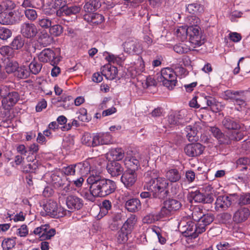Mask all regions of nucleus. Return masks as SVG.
<instances>
[{"label":"nucleus","mask_w":250,"mask_h":250,"mask_svg":"<svg viewBox=\"0 0 250 250\" xmlns=\"http://www.w3.org/2000/svg\"><path fill=\"white\" fill-rule=\"evenodd\" d=\"M86 181L88 184H93L95 194H97L99 197H106L114 192L117 188L114 181L105 178L100 172L93 170L90 171Z\"/></svg>","instance_id":"nucleus-1"},{"label":"nucleus","mask_w":250,"mask_h":250,"mask_svg":"<svg viewBox=\"0 0 250 250\" xmlns=\"http://www.w3.org/2000/svg\"><path fill=\"white\" fill-rule=\"evenodd\" d=\"M181 202L175 199L169 198L163 203V206L156 215V220H158L169 217L174 212L180 209Z\"/></svg>","instance_id":"nucleus-2"},{"label":"nucleus","mask_w":250,"mask_h":250,"mask_svg":"<svg viewBox=\"0 0 250 250\" xmlns=\"http://www.w3.org/2000/svg\"><path fill=\"white\" fill-rule=\"evenodd\" d=\"M178 228L184 236L191 239H195L201 234L197 223L188 218H183L179 223Z\"/></svg>","instance_id":"nucleus-3"},{"label":"nucleus","mask_w":250,"mask_h":250,"mask_svg":"<svg viewBox=\"0 0 250 250\" xmlns=\"http://www.w3.org/2000/svg\"><path fill=\"white\" fill-rule=\"evenodd\" d=\"M168 185L167 180L162 177L151 178L146 183L145 187L153 193L154 198L159 197V193L164 191Z\"/></svg>","instance_id":"nucleus-4"},{"label":"nucleus","mask_w":250,"mask_h":250,"mask_svg":"<svg viewBox=\"0 0 250 250\" xmlns=\"http://www.w3.org/2000/svg\"><path fill=\"white\" fill-rule=\"evenodd\" d=\"M159 81L162 82L163 85L168 89H173L177 83L176 74L173 68H163L161 71V77Z\"/></svg>","instance_id":"nucleus-5"},{"label":"nucleus","mask_w":250,"mask_h":250,"mask_svg":"<svg viewBox=\"0 0 250 250\" xmlns=\"http://www.w3.org/2000/svg\"><path fill=\"white\" fill-rule=\"evenodd\" d=\"M34 234L38 235L41 241L50 239L56 234L55 229L51 228L48 224L42 225L34 229L33 231H30V235Z\"/></svg>","instance_id":"nucleus-6"},{"label":"nucleus","mask_w":250,"mask_h":250,"mask_svg":"<svg viewBox=\"0 0 250 250\" xmlns=\"http://www.w3.org/2000/svg\"><path fill=\"white\" fill-rule=\"evenodd\" d=\"M188 200L190 202L194 201L195 203H202L203 204H209L213 201L212 194L209 193L204 194L200 190L191 191L188 195Z\"/></svg>","instance_id":"nucleus-7"},{"label":"nucleus","mask_w":250,"mask_h":250,"mask_svg":"<svg viewBox=\"0 0 250 250\" xmlns=\"http://www.w3.org/2000/svg\"><path fill=\"white\" fill-rule=\"evenodd\" d=\"M186 111L181 110L170 114L167 118V123L173 126L184 125L189 121L188 118H186Z\"/></svg>","instance_id":"nucleus-8"},{"label":"nucleus","mask_w":250,"mask_h":250,"mask_svg":"<svg viewBox=\"0 0 250 250\" xmlns=\"http://www.w3.org/2000/svg\"><path fill=\"white\" fill-rule=\"evenodd\" d=\"M225 93L227 96L232 100L234 104L238 106L236 107L237 110L241 111L245 107L246 103L244 97H243L244 92H232L228 90Z\"/></svg>","instance_id":"nucleus-9"},{"label":"nucleus","mask_w":250,"mask_h":250,"mask_svg":"<svg viewBox=\"0 0 250 250\" xmlns=\"http://www.w3.org/2000/svg\"><path fill=\"white\" fill-rule=\"evenodd\" d=\"M38 30L34 23L24 22L21 24L20 32L22 36L27 39H32L37 34Z\"/></svg>","instance_id":"nucleus-10"},{"label":"nucleus","mask_w":250,"mask_h":250,"mask_svg":"<svg viewBox=\"0 0 250 250\" xmlns=\"http://www.w3.org/2000/svg\"><path fill=\"white\" fill-rule=\"evenodd\" d=\"M188 34L190 42L194 45V47L200 46L203 43L201 40L200 28L197 25L188 27Z\"/></svg>","instance_id":"nucleus-11"},{"label":"nucleus","mask_w":250,"mask_h":250,"mask_svg":"<svg viewBox=\"0 0 250 250\" xmlns=\"http://www.w3.org/2000/svg\"><path fill=\"white\" fill-rule=\"evenodd\" d=\"M205 146L199 143L188 144L184 148V151L187 156L195 157L200 156L204 150Z\"/></svg>","instance_id":"nucleus-12"},{"label":"nucleus","mask_w":250,"mask_h":250,"mask_svg":"<svg viewBox=\"0 0 250 250\" xmlns=\"http://www.w3.org/2000/svg\"><path fill=\"white\" fill-rule=\"evenodd\" d=\"M20 99L18 92L10 91L6 97L2 99L1 103L3 108L9 110L14 106Z\"/></svg>","instance_id":"nucleus-13"},{"label":"nucleus","mask_w":250,"mask_h":250,"mask_svg":"<svg viewBox=\"0 0 250 250\" xmlns=\"http://www.w3.org/2000/svg\"><path fill=\"white\" fill-rule=\"evenodd\" d=\"M234 197L232 195L228 196H219L216 200L215 208L216 211H222L227 210L230 206L232 203V199Z\"/></svg>","instance_id":"nucleus-14"},{"label":"nucleus","mask_w":250,"mask_h":250,"mask_svg":"<svg viewBox=\"0 0 250 250\" xmlns=\"http://www.w3.org/2000/svg\"><path fill=\"white\" fill-rule=\"evenodd\" d=\"M125 51L129 54H139L142 52L143 48L137 40H129L124 44Z\"/></svg>","instance_id":"nucleus-15"},{"label":"nucleus","mask_w":250,"mask_h":250,"mask_svg":"<svg viewBox=\"0 0 250 250\" xmlns=\"http://www.w3.org/2000/svg\"><path fill=\"white\" fill-rule=\"evenodd\" d=\"M250 215V210L248 208L240 207L234 213L232 220L237 224L245 222Z\"/></svg>","instance_id":"nucleus-16"},{"label":"nucleus","mask_w":250,"mask_h":250,"mask_svg":"<svg viewBox=\"0 0 250 250\" xmlns=\"http://www.w3.org/2000/svg\"><path fill=\"white\" fill-rule=\"evenodd\" d=\"M66 204L69 209L74 211L82 208L83 205V202L82 199L77 196L71 195L67 197Z\"/></svg>","instance_id":"nucleus-17"},{"label":"nucleus","mask_w":250,"mask_h":250,"mask_svg":"<svg viewBox=\"0 0 250 250\" xmlns=\"http://www.w3.org/2000/svg\"><path fill=\"white\" fill-rule=\"evenodd\" d=\"M85 168V164L79 163L75 165H70L67 167H64L62 168V171L65 175H74L76 171L81 174L84 173Z\"/></svg>","instance_id":"nucleus-18"},{"label":"nucleus","mask_w":250,"mask_h":250,"mask_svg":"<svg viewBox=\"0 0 250 250\" xmlns=\"http://www.w3.org/2000/svg\"><path fill=\"white\" fill-rule=\"evenodd\" d=\"M137 179L136 172L126 170L123 174L121 180L125 186L130 188L135 183Z\"/></svg>","instance_id":"nucleus-19"},{"label":"nucleus","mask_w":250,"mask_h":250,"mask_svg":"<svg viewBox=\"0 0 250 250\" xmlns=\"http://www.w3.org/2000/svg\"><path fill=\"white\" fill-rule=\"evenodd\" d=\"M214 219V215L211 213L203 214L200 221L197 223L199 232L201 234L205 232L207 226L213 222Z\"/></svg>","instance_id":"nucleus-20"},{"label":"nucleus","mask_w":250,"mask_h":250,"mask_svg":"<svg viewBox=\"0 0 250 250\" xmlns=\"http://www.w3.org/2000/svg\"><path fill=\"white\" fill-rule=\"evenodd\" d=\"M55 58L54 52L50 48H45L38 55L39 60L42 62H50L51 64L55 63Z\"/></svg>","instance_id":"nucleus-21"},{"label":"nucleus","mask_w":250,"mask_h":250,"mask_svg":"<svg viewBox=\"0 0 250 250\" xmlns=\"http://www.w3.org/2000/svg\"><path fill=\"white\" fill-rule=\"evenodd\" d=\"M106 168L108 172L113 177L121 175L124 171V168L121 164L114 161L107 164Z\"/></svg>","instance_id":"nucleus-22"},{"label":"nucleus","mask_w":250,"mask_h":250,"mask_svg":"<svg viewBox=\"0 0 250 250\" xmlns=\"http://www.w3.org/2000/svg\"><path fill=\"white\" fill-rule=\"evenodd\" d=\"M102 75L106 79L112 80L114 79L118 74V69L116 67L109 64L105 65L102 68Z\"/></svg>","instance_id":"nucleus-23"},{"label":"nucleus","mask_w":250,"mask_h":250,"mask_svg":"<svg viewBox=\"0 0 250 250\" xmlns=\"http://www.w3.org/2000/svg\"><path fill=\"white\" fill-rule=\"evenodd\" d=\"M145 62L141 57H139L137 62L134 67H131L128 70V72H130V76L134 78L139 74L140 73L145 71Z\"/></svg>","instance_id":"nucleus-24"},{"label":"nucleus","mask_w":250,"mask_h":250,"mask_svg":"<svg viewBox=\"0 0 250 250\" xmlns=\"http://www.w3.org/2000/svg\"><path fill=\"white\" fill-rule=\"evenodd\" d=\"M125 207L128 211L135 212L141 209V204L138 199L132 198L126 201Z\"/></svg>","instance_id":"nucleus-25"},{"label":"nucleus","mask_w":250,"mask_h":250,"mask_svg":"<svg viewBox=\"0 0 250 250\" xmlns=\"http://www.w3.org/2000/svg\"><path fill=\"white\" fill-rule=\"evenodd\" d=\"M222 125L226 129L237 130L240 128L239 124L230 117H226L222 121Z\"/></svg>","instance_id":"nucleus-26"},{"label":"nucleus","mask_w":250,"mask_h":250,"mask_svg":"<svg viewBox=\"0 0 250 250\" xmlns=\"http://www.w3.org/2000/svg\"><path fill=\"white\" fill-rule=\"evenodd\" d=\"M125 165L127 170L136 172L140 167L139 160L135 157H127L125 160Z\"/></svg>","instance_id":"nucleus-27"},{"label":"nucleus","mask_w":250,"mask_h":250,"mask_svg":"<svg viewBox=\"0 0 250 250\" xmlns=\"http://www.w3.org/2000/svg\"><path fill=\"white\" fill-rule=\"evenodd\" d=\"M104 56H105V60L108 62L116 63L119 65H121L123 61L125 60V57L123 54L115 55L107 52H105L104 53Z\"/></svg>","instance_id":"nucleus-28"},{"label":"nucleus","mask_w":250,"mask_h":250,"mask_svg":"<svg viewBox=\"0 0 250 250\" xmlns=\"http://www.w3.org/2000/svg\"><path fill=\"white\" fill-rule=\"evenodd\" d=\"M182 139H185L184 137L186 136L188 141H198V139L196 136L197 131L194 127L191 125H188L186 126L185 133H182Z\"/></svg>","instance_id":"nucleus-29"},{"label":"nucleus","mask_w":250,"mask_h":250,"mask_svg":"<svg viewBox=\"0 0 250 250\" xmlns=\"http://www.w3.org/2000/svg\"><path fill=\"white\" fill-rule=\"evenodd\" d=\"M167 179L171 182H176L181 178V174L177 168H171L167 170L166 173Z\"/></svg>","instance_id":"nucleus-30"},{"label":"nucleus","mask_w":250,"mask_h":250,"mask_svg":"<svg viewBox=\"0 0 250 250\" xmlns=\"http://www.w3.org/2000/svg\"><path fill=\"white\" fill-rule=\"evenodd\" d=\"M58 205L56 202L53 200H49L48 202L44 206V209L46 214L52 217L57 215L56 210L57 209Z\"/></svg>","instance_id":"nucleus-31"},{"label":"nucleus","mask_w":250,"mask_h":250,"mask_svg":"<svg viewBox=\"0 0 250 250\" xmlns=\"http://www.w3.org/2000/svg\"><path fill=\"white\" fill-rule=\"evenodd\" d=\"M250 159L248 157H241L236 161V167L240 171L250 169Z\"/></svg>","instance_id":"nucleus-32"},{"label":"nucleus","mask_w":250,"mask_h":250,"mask_svg":"<svg viewBox=\"0 0 250 250\" xmlns=\"http://www.w3.org/2000/svg\"><path fill=\"white\" fill-rule=\"evenodd\" d=\"M232 197L237 199V203L241 206L250 205V192H243L239 195L234 194Z\"/></svg>","instance_id":"nucleus-33"},{"label":"nucleus","mask_w":250,"mask_h":250,"mask_svg":"<svg viewBox=\"0 0 250 250\" xmlns=\"http://www.w3.org/2000/svg\"><path fill=\"white\" fill-rule=\"evenodd\" d=\"M101 6V2L99 0H90L86 2L84 6L83 9L85 12L92 13Z\"/></svg>","instance_id":"nucleus-34"},{"label":"nucleus","mask_w":250,"mask_h":250,"mask_svg":"<svg viewBox=\"0 0 250 250\" xmlns=\"http://www.w3.org/2000/svg\"><path fill=\"white\" fill-rule=\"evenodd\" d=\"M137 222V218L135 215L131 214L126 221L123 224V229L127 230L129 233H131L134 229V225Z\"/></svg>","instance_id":"nucleus-35"},{"label":"nucleus","mask_w":250,"mask_h":250,"mask_svg":"<svg viewBox=\"0 0 250 250\" xmlns=\"http://www.w3.org/2000/svg\"><path fill=\"white\" fill-rule=\"evenodd\" d=\"M188 32V27L183 25L178 27L175 29L174 34L179 40L183 42L187 39Z\"/></svg>","instance_id":"nucleus-36"},{"label":"nucleus","mask_w":250,"mask_h":250,"mask_svg":"<svg viewBox=\"0 0 250 250\" xmlns=\"http://www.w3.org/2000/svg\"><path fill=\"white\" fill-rule=\"evenodd\" d=\"M90 185L89 190H83L82 192V195L86 200L91 202H94L96 197H99L97 194H95L93 188V184H89Z\"/></svg>","instance_id":"nucleus-37"},{"label":"nucleus","mask_w":250,"mask_h":250,"mask_svg":"<svg viewBox=\"0 0 250 250\" xmlns=\"http://www.w3.org/2000/svg\"><path fill=\"white\" fill-rule=\"evenodd\" d=\"M25 40L23 37L18 35L13 39L10 45L14 50H20L23 46Z\"/></svg>","instance_id":"nucleus-38"},{"label":"nucleus","mask_w":250,"mask_h":250,"mask_svg":"<svg viewBox=\"0 0 250 250\" xmlns=\"http://www.w3.org/2000/svg\"><path fill=\"white\" fill-rule=\"evenodd\" d=\"M30 71L27 67L25 66H18L14 75L19 79H26L30 75Z\"/></svg>","instance_id":"nucleus-39"},{"label":"nucleus","mask_w":250,"mask_h":250,"mask_svg":"<svg viewBox=\"0 0 250 250\" xmlns=\"http://www.w3.org/2000/svg\"><path fill=\"white\" fill-rule=\"evenodd\" d=\"M50 180L51 183L55 188L63 187L64 186L63 179L57 172L51 174Z\"/></svg>","instance_id":"nucleus-40"},{"label":"nucleus","mask_w":250,"mask_h":250,"mask_svg":"<svg viewBox=\"0 0 250 250\" xmlns=\"http://www.w3.org/2000/svg\"><path fill=\"white\" fill-rule=\"evenodd\" d=\"M187 11L192 14H201L204 11V7L198 3H193L188 4L187 6Z\"/></svg>","instance_id":"nucleus-41"},{"label":"nucleus","mask_w":250,"mask_h":250,"mask_svg":"<svg viewBox=\"0 0 250 250\" xmlns=\"http://www.w3.org/2000/svg\"><path fill=\"white\" fill-rule=\"evenodd\" d=\"M109 153L113 161L116 162L122 160L125 156L124 151L121 148L112 149Z\"/></svg>","instance_id":"nucleus-42"},{"label":"nucleus","mask_w":250,"mask_h":250,"mask_svg":"<svg viewBox=\"0 0 250 250\" xmlns=\"http://www.w3.org/2000/svg\"><path fill=\"white\" fill-rule=\"evenodd\" d=\"M19 64L16 61L8 60L5 63V70L7 73H15L16 69H18Z\"/></svg>","instance_id":"nucleus-43"},{"label":"nucleus","mask_w":250,"mask_h":250,"mask_svg":"<svg viewBox=\"0 0 250 250\" xmlns=\"http://www.w3.org/2000/svg\"><path fill=\"white\" fill-rule=\"evenodd\" d=\"M42 68V64L35 59L31 62L28 66L30 73H32L34 75L38 74L41 71Z\"/></svg>","instance_id":"nucleus-44"},{"label":"nucleus","mask_w":250,"mask_h":250,"mask_svg":"<svg viewBox=\"0 0 250 250\" xmlns=\"http://www.w3.org/2000/svg\"><path fill=\"white\" fill-rule=\"evenodd\" d=\"M62 100L60 106L63 107L65 110L71 109L73 108L74 100L72 97L66 96L62 98Z\"/></svg>","instance_id":"nucleus-45"},{"label":"nucleus","mask_w":250,"mask_h":250,"mask_svg":"<svg viewBox=\"0 0 250 250\" xmlns=\"http://www.w3.org/2000/svg\"><path fill=\"white\" fill-rule=\"evenodd\" d=\"M0 54L7 58H12L15 56L14 49L11 46L8 45L2 46L0 48Z\"/></svg>","instance_id":"nucleus-46"},{"label":"nucleus","mask_w":250,"mask_h":250,"mask_svg":"<svg viewBox=\"0 0 250 250\" xmlns=\"http://www.w3.org/2000/svg\"><path fill=\"white\" fill-rule=\"evenodd\" d=\"M173 69L175 73L176 74V78L179 77H185L188 75V71L182 65L179 64L173 65Z\"/></svg>","instance_id":"nucleus-47"},{"label":"nucleus","mask_w":250,"mask_h":250,"mask_svg":"<svg viewBox=\"0 0 250 250\" xmlns=\"http://www.w3.org/2000/svg\"><path fill=\"white\" fill-rule=\"evenodd\" d=\"M16 237L4 239L1 244L3 250H10L16 245Z\"/></svg>","instance_id":"nucleus-48"},{"label":"nucleus","mask_w":250,"mask_h":250,"mask_svg":"<svg viewBox=\"0 0 250 250\" xmlns=\"http://www.w3.org/2000/svg\"><path fill=\"white\" fill-rule=\"evenodd\" d=\"M31 7L24 8V13L25 17L30 21H35L38 17L37 11Z\"/></svg>","instance_id":"nucleus-49"},{"label":"nucleus","mask_w":250,"mask_h":250,"mask_svg":"<svg viewBox=\"0 0 250 250\" xmlns=\"http://www.w3.org/2000/svg\"><path fill=\"white\" fill-rule=\"evenodd\" d=\"M112 207V203L108 200H104L102 202V206L100 208V215L101 217L105 216L110 210Z\"/></svg>","instance_id":"nucleus-50"},{"label":"nucleus","mask_w":250,"mask_h":250,"mask_svg":"<svg viewBox=\"0 0 250 250\" xmlns=\"http://www.w3.org/2000/svg\"><path fill=\"white\" fill-rule=\"evenodd\" d=\"M131 233H129L127 230L123 229V228L122 227L118 233V242L120 244L125 243L128 239L129 235Z\"/></svg>","instance_id":"nucleus-51"},{"label":"nucleus","mask_w":250,"mask_h":250,"mask_svg":"<svg viewBox=\"0 0 250 250\" xmlns=\"http://www.w3.org/2000/svg\"><path fill=\"white\" fill-rule=\"evenodd\" d=\"M121 218L122 215L121 213H116L114 214L111 217L112 222H109V223L110 224L109 228L112 230L117 229L119 226L118 221H120L121 220Z\"/></svg>","instance_id":"nucleus-52"},{"label":"nucleus","mask_w":250,"mask_h":250,"mask_svg":"<svg viewBox=\"0 0 250 250\" xmlns=\"http://www.w3.org/2000/svg\"><path fill=\"white\" fill-rule=\"evenodd\" d=\"M173 50L177 53L183 54L188 53L190 50V49L187 44L181 43L175 45Z\"/></svg>","instance_id":"nucleus-53"},{"label":"nucleus","mask_w":250,"mask_h":250,"mask_svg":"<svg viewBox=\"0 0 250 250\" xmlns=\"http://www.w3.org/2000/svg\"><path fill=\"white\" fill-rule=\"evenodd\" d=\"M46 4L51 8L57 9L62 5H65L66 2L64 0H46Z\"/></svg>","instance_id":"nucleus-54"},{"label":"nucleus","mask_w":250,"mask_h":250,"mask_svg":"<svg viewBox=\"0 0 250 250\" xmlns=\"http://www.w3.org/2000/svg\"><path fill=\"white\" fill-rule=\"evenodd\" d=\"M81 7L79 6H72L70 7L65 6V16H70L71 15H76L81 11Z\"/></svg>","instance_id":"nucleus-55"},{"label":"nucleus","mask_w":250,"mask_h":250,"mask_svg":"<svg viewBox=\"0 0 250 250\" xmlns=\"http://www.w3.org/2000/svg\"><path fill=\"white\" fill-rule=\"evenodd\" d=\"M63 31V28L59 24L51 25L49 29L50 34L55 36L60 35Z\"/></svg>","instance_id":"nucleus-56"},{"label":"nucleus","mask_w":250,"mask_h":250,"mask_svg":"<svg viewBox=\"0 0 250 250\" xmlns=\"http://www.w3.org/2000/svg\"><path fill=\"white\" fill-rule=\"evenodd\" d=\"M101 134L100 133L90 134L85 132L83 136V141H99L101 138Z\"/></svg>","instance_id":"nucleus-57"},{"label":"nucleus","mask_w":250,"mask_h":250,"mask_svg":"<svg viewBox=\"0 0 250 250\" xmlns=\"http://www.w3.org/2000/svg\"><path fill=\"white\" fill-rule=\"evenodd\" d=\"M244 139V141H247V139H244V133L241 131L234 130L232 132L229 141H240Z\"/></svg>","instance_id":"nucleus-58"},{"label":"nucleus","mask_w":250,"mask_h":250,"mask_svg":"<svg viewBox=\"0 0 250 250\" xmlns=\"http://www.w3.org/2000/svg\"><path fill=\"white\" fill-rule=\"evenodd\" d=\"M38 24L43 28H48L51 27L52 24V21L47 17H43L39 19L38 21Z\"/></svg>","instance_id":"nucleus-59"},{"label":"nucleus","mask_w":250,"mask_h":250,"mask_svg":"<svg viewBox=\"0 0 250 250\" xmlns=\"http://www.w3.org/2000/svg\"><path fill=\"white\" fill-rule=\"evenodd\" d=\"M13 89V86L10 84L0 85V97L4 98Z\"/></svg>","instance_id":"nucleus-60"},{"label":"nucleus","mask_w":250,"mask_h":250,"mask_svg":"<svg viewBox=\"0 0 250 250\" xmlns=\"http://www.w3.org/2000/svg\"><path fill=\"white\" fill-rule=\"evenodd\" d=\"M12 36L11 31L5 27L0 28V39L2 40H6Z\"/></svg>","instance_id":"nucleus-61"},{"label":"nucleus","mask_w":250,"mask_h":250,"mask_svg":"<svg viewBox=\"0 0 250 250\" xmlns=\"http://www.w3.org/2000/svg\"><path fill=\"white\" fill-rule=\"evenodd\" d=\"M209 130L212 135L217 140L221 139L224 136V134L221 130L216 126L210 127Z\"/></svg>","instance_id":"nucleus-62"},{"label":"nucleus","mask_w":250,"mask_h":250,"mask_svg":"<svg viewBox=\"0 0 250 250\" xmlns=\"http://www.w3.org/2000/svg\"><path fill=\"white\" fill-rule=\"evenodd\" d=\"M2 8L4 10H12L16 7V4L11 0H6L2 2Z\"/></svg>","instance_id":"nucleus-63"},{"label":"nucleus","mask_w":250,"mask_h":250,"mask_svg":"<svg viewBox=\"0 0 250 250\" xmlns=\"http://www.w3.org/2000/svg\"><path fill=\"white\" fill-rule=\"evenodd\" d=\"M10 18V24H15L19 23L21 21V17L16 11L9 12Z\"/></svg>","instance_id":"nucleus-64"}]
</instances>
